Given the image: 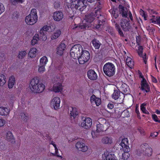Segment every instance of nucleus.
I'll list each match as a JSON object with an SVG mask.
<instances>
[{
  "label": "nucleus",
  "mask_w": 160,
  "mask_h": 160,
  "mask_svg": "<svg viewBox=\"0 0 160 160\" xmlns=\"http://www.w3.org/2000/svg\"><path fill=\"white\" fill-rule=\"evenodd\" d=\"M29 86L31 90L35 93L42 92L45 88V85L42 83L40 82L38 79L35 78L31 80Z\"/></svg>",
  "instance_id": "f257e3e1"
},
{
  "label": "nucleus",
  "mask_w": 160,
  "mask_h": 160,
  "mask_svg": "<svg viewBox=\"0 0 160 160\" xmlns=\"http://www.w3.org/2000/svg\"><path fill=\"white\" fill-rule=\"evenodd\" d=\"M152 149L147 143L142 144L137 151L136 154L139 156H151L152 154Z\"/></svg>",
  "instance_id": "f03ea898"
},
{
  "label": "nucleus",
  "mask_w": 160,
  "mask_h": 160,
  "mask_svg": "<svg viewBox=\"0 0 160 160\" xmlns=\"http://www.w3.org/2000/svg\"><path fill=\"white\" fill-rule=\"evenodd\" d=\"M38 18L37 10L35 8H33L31 10L29 14L26 17L25 21L27 24L32 25L37 22Z\"/></svg>",
  "instance_id": "7ed1b4c3"
},
{
  "label": "nucleus",
  "mask_w": 160,
  "mask_h": 160,
  "mask_svg": "<svg viewBox=\"0 0 160 160\" xmlns=\"http://www.w3.org/2000/svg\"><path fill=\"white\" fill-rule=\"evenodd\" d=\"M103 71L105 74L107 76L110 77L113 76L115 72V68L112 63L108 62L103 66Z\"/></svg>",
  "instance_id": "20e7f679"
},
{
  "label": "nucleus",
  "mask_w": 160,
  "mask_h": 160,
  "mask_svg": "<svg viewBox=\"0 0 160 160\" xmlns=\"http://www.w3.org/2000/svg\"><path fill=\"white\" fill-rule=\"evenodd\" d=\"M83 48L82 46L79 44H76L71 48L70 54L73 59L78 58L80 56L81 53L82 52Z\"/></svg>",
  "instance_id": "39448f33"
},
{
  "label": "nucleus",
  "mask_w": 160,
  "mask_h": 160,
  "mask_svg": "<svg viewBox=\"0 0 160 160\" xmlns=\"http://www.w3.org/2000/svg\"><path fill=\"white\" fill-rule=\"evenodd\" d=\"M98 123L97 124V129L100 132L106 131L110 126L109 122L103 118H99Z\"/></svg>",
  "instance_id": "423d86ee"
},
{
  "label": "nucleus",
  "mask_w": 160,
  "mask_h": 160,
  "mask_svg": "<svg viewBox=\"0 0 160 160\" xmlns=\"http://www.w3.org/2000/svg\"><path fill=\"white\" fill-rule=\"evenodd\" d=\"M81 55L78 58V60L80 64H83L87 62L90 58L89 52L86 50L82 51Z\"/></svg>",
  "instance_id": "0eeeda50"
},
{
  "label": "nucleus",
  "mask_w": 160,
  "mask_h": 160,
  "mask_svg": "<svg viewBox=\"0 0 160 160\" xmlns=\"http://www.w3.org/2000/svg\"><path fill=\"white\" fill-rule=\"evenodd\" d=\"M60 103V99L58 97H55L52 98L50 102V106L55 110L59 108Z\"/></svg>",
  "instance_id": "6e6552de"
},
{
  "label": "nucleus",
  "mask_w": 160,
  "mask_h": 160,
  "mask_svg": "<svg viewBox=\"0 0 160 160\" xmlns=\"http://www.w3.org/2000/svg\"><path fill=\"white\" fill-rule=\"evenodd\" d=\"M112 98L115 100H118V101L121 103L123 102L124 98V95L122 92L115 90L112 95Z\"/></svg>",
  "instance_id": "1a4fd4ad"
},
{
  "label": "nucleus",
  "mask_w": 160,
  "mask_h": 160,
  "mask_svg": "<svg viewBox=\"0 0 160 160\" xmlns=\"http://www.w3.org/2000/svg\"><path fill=\"white\" fill-rule=\"evenodd\" d=\"M102 157L104 160H117L113 152H109L107 150L102 154Z\"/></svg>",
  "instance_id": "9d476101"
},
{
  "label": "nucleus",
  "mask_w": 160,
  "mask_h": 160,
  "mask_svg": "<svg viewBox=\"0 0 160 160\" xmlns=\"http://www.w3.org/2000/svg\"><path fill=\"white\" fill-rule=\"evenodd\" d=\"M98 10H96L95 12H92L86 15L85 17L86 20L88 22L91 23L96 18V17L97 18L98 16H99L100 14L98 13V14L96 13V12Z\"/></svg>",
  "instance_id": "9b49d317"
},
{
  "label": "nucleus",
  "mask_w": 160,
  "mask_h": 160,
  "mask_svg": "<svg viewBox=\"0 0 160 160\" xmlns=\"http://www.w3.org/2000/svg\"><path fill=\"white\" fill-rule=\"evenodd\" d=\"M92 124V119L89 118H87L82 122L81 126L85 129H88L91 127Z\"/></svg>",
  "instance_id": "f8f14e48"
},
{
  "label": "nucleus",
  "mask_w": 160,
  "mask_h": 160,
  "mask_svg": "<svg viewBox=\"0 0 160 160\" xmlns=\"http://www.w3.org/2000/svg\"><path fill=\"white\" fill-rule=\"evenodd\" d=\"M77 4H75V8L76 9L82 11L86 8V5L84 4L85 0H77Z\"/></svg>",
  "instance_id": "ddd939ff"
},
{
  "label": "nucleus",
  "mask_w": 160,
  "mask_h": 160,
  "mask_svg": "<svg viewBox=\"0 0 160 160\" xmlns=\"http://www.w3.org/2000/svg\"><path fill=\"white\" fill-rule=\"evenodd\" d=\"M128 145L129 143L128 139L127 138L123 139L121 143V146L124 152H129L130 151V148Z\"/></svg>",
  "instance_id": "4468645a"
},
{
  "label": "nucleus",
  "mask_w": 160,
  "mask_h": 160,
  "mask_svg": "<svg viewBox=\"0 0 160 160\" xmlns=\"http://www.w3.org/2000/svg\"><path fill=\"white\" fill-rule=\"evenodd\" d=\"M120 24L124 31L126 32L129 30L130 28V23L128 20L126 19H122Z\"/></svg>",
  "instance_id": "2eb2a0df"
},
{
  "label": "nucleus",
  "mask_w": 160,
  "mask_h": 160,
  "mask_svg": "<svg viewBox=\"0 0 160 160\" xmlns=\"http://www.w3.org/2000/svg\"><path fill=\"white\" fill-rule=\"evenodd\" d=\"M98 13L99 14H100V16L97 17V18L98 19L99 22L98 24L96 25L95 26V28L97 29H98L102 25L103 22H105V18L101 15L100 11L99 10L97 11L96 13L98 14Z\"/></svg>",
  "instance_id": "dca6fc26"
},
{
  "label": "nucleus",
  "mask_w": 160,
  "mask_h": 160,
  "mask_svg": "<svg viewBox=\"0 0 160 160\" xmlns=\"http://www.w3.org/2000/svg\"><path fill=\"white\" fill-rule=\"evenodd\" d=\"M76 148L82 152H86L88 150V147L82 142H78L76 144Z\"/></svg>",
  "instance_id": "f3484780"
},
{
  "label": "nucleus",
  "mask_w": 160,
  "mask_h": 160,
  "mask_svg": "<svg viewBox=\"0 0 160 160\" xmlns=\"http://www.w3.org/2000/svg\"><path fill=\"white\" fill-rule=\"evenodd\" d=\"M53 18L55 21H59L63 18V15L61 12H55L53 13Z\"/></svg>",
  "instance_id": "a211bd4d"
},
{
  "label": "nucleus",
  "mask_w": 160,
  "mask_h": 160,
  "mask_svg": "<svg viewBox=\"0 0 160 160\" xmlns=\"http://www.w3.org/2000/svg\"><path fill=\"white\" fill-rule=\"evenodd\" d=\"M118 8L120 13L122 15V17L127 18L128 13L127 8L121 5L119 6Z\"/></svg>",
  "instance_id": "6ab92c4d"
},
{
  "label": "nucleus",
  "mask_w": 160,
  "mask_h": 160,
  "mask_svg": "<svg viewBox=\"0 0 160 160\" xmlns=\"http://www.w3.org/2000/svg\"><path fill=\"white\" fill-rule=\"evenodd\" d=\"M138 49H136V51L138 53V55L140 57H142L144 62L145 64L146 63L147 60L146 58V54L145 53L144 55H142L143 48L142 46H139L138 47Z\"/></svg>",
  "instance_id": "aec40b11"
},
{
  "label": "nucleus",
  "mask_w": 160,
  "mask_h": 160,
  "mask_svg": "<svg viewBox=\"0 0 160 160\" xmlns=\"http://www.w3.org/2000/svg\"><path fill=\"white\" fill-rule=\"evenodd\" d=\"M55 83V82H54ZM62 86L61 82H58L57 81L54 84L53 87V91L56 92H61L62 90Z\"/></svg>",
  "instance_id": "412c9836"
},
{
  "label": "nucleus",
  "mask_w": 160,
  "mask_h": 160,
  "mask_svg": "<svg viewBox=\"0 0 160 160\" xmlns=\"http://www.w3.org/2000/svg\"><path fill=\"white\" fill-rule=\"evenodd\" d=\"M87 75L88 78L91 80H94L97 79V75L93 70H89L87 72Z\"/></svg>",
  "instance_id": "4be33fe9"
},
{
  "label": "nucleus",
  "mask_w": 160,
  "mask_h": 160,
  "mask_svg": "<svg viewBox=\"0 0 160 160\" xmlns=\"http://www.w3.org/2000/svg\"><path fill=\"white\" fill-rule=\"evenodd\" d=\"M142 80L141 82V88L142 90L145 91L146 92H148L149 91V87L146 83V80L143 77Z\"/></svg>",
  "instance_id": "5701e85b"
},
{
  "label": "nucleus",
  "mask_w": 160,
  "mask_h": 160,
  "mask_svg": "<svg viewBox=\"0 0 160 160\" xmlns=\"http://www.w3.org/2000/svg\"><path fill=\"white\" fill-rule=\"evenodd\" d=\"M66 47V45L64 43H61L57 48V54L59 55H62L63 53V51L65 50Z\"/></svg>",
  "instance_id": "b1692460"
},
{
  "label": "nucleus",
  "mask_w": 160,
  "mask_h": 160,
  "mask_svg": "<svg viewBox=\"0 0 160 160\" xmlns=\"http://www.w3.org/2000/svg\"><path fill=\"white\" fill-rule=\"evenodd\" d=\"M10 110L7 108L3 107H0V115H7L9 114Z\"/></svg>",
  "instance_id": "393cba45"
},
{
  "label": "nucleus",
  "mask_w": 160,
  "mask_h": 160,
  "mask_svg": "<svg viewBox=\"0 0 160 160\" xmlns=\"http://www.w3.org/2000/svg\"><path fill=\"white\" fill-rule=\"evenodd\" d=\"M6 139L7 141L11 142L14 141V137L11 132H8L6 134Z\"/></svg>",
  "instance_id": "a878e982"
},
{
  "label": "nucleus",
  "mask_w": 160,
  "mask_h": 160,
  "mask_svg": "<svg viewBox=\"0 0 160 160\" xmlns=\"http://www.w3.org/2000/svg\"><path fill=\"white\" fill-rule=\"evenodd\" d=\"M15 78L14 76H11L8 82V86L9 88H12L13 86L15 83Z\"/></svg>",
  "instance_id": "bb28decb"
},
{
  "label": "nucleus",
  "mask_w": 160,
  "mask_h": 160,
  "mask_svg": "<svg viewBox=\"0 0 160 160\" xmlns=\"http://www.w3.org/2000/svg\"><path fill=\"white\" fill-rule=\"evenodd\" d=\"M112 141V138L108 137H103L101 140L102 143L104 144H110Z\"/></svg>",
  "instance_id": "cd10ccee"
},
{
  "label": "nucleus",
  "mask_w": 160,
  "mask_h": 160,
  "mask_svg": "<svg viewBox=\"0 0 160 160\" xmlns=\"http://www.w3.org/2000/svg\"><path fill=\"white\" fill-rule=\"evenodd\" d=\"M92 43L93 47L96 49H98L101 45V44L100 42L95 38H94L92 40Z\"/></svg>",
  "instance_id": "c85d7f7f"
},
{
  "label": "nucleus",
  "mask_w": 160,
  "mask_h": 160,
  "mask_svg": "<svg viewBox=\"0 0 160 160\" xmlns=\"http://www.w3.org/2000/svg\"><path fill=\"white\" fill-rule=\"evenodd\" d=\"M70 109L71 116L74 118L78 114L77 109L75 108L71 107Z\"/></svg>",
  "instance_id": "c756f323"
},
{
  "label": "nucleus",
  "mask_w": 160,
  "mask_h": 160,
  "mask_svg": "<svg viewBox=\"0 0 160 160\" xmlns=\"http://www.w3.org/2000/svg\"><path fill=\"white\" fill-rule=\"evenodd\" d=\"M37 50L36 48H33L31 49L28 52V55L31 58L35 57L36 55Z\"/></svg>",
  "instance_id": "7c9ffc66"
},
{
  "label": "nucleus",
  "mask_w": 160,
  "mask_h": 160,
  "mask_svg": "<svg viewBox=\"0 0 160 160\" xmlns=\"http://www.w3.org/2000/svg\"><path fill=\"white\" fill-rule=\"evenodd\" d=\"M5 76L3 74L0 75V87H2L6 82Z\"/></svg>",
  "instance_id": "2f4dec72"
},
{
  "label": "nucleus",
  "mask_w": 160,
  "mask_h": 160,
  "mask_svg": "<svg viewBox=\"0 0 160 160\" xmlns=\"http://www.w3.org/2000/svg\"><path fill=\"white\" fill-rule=\"evenodd\" d=\"M127 65L130 68H132L134 65V62L132 58L130 57H128L126 60Z\"/></svg>",
  "instance_id": "473e14b6"
},
{
  "label": "nucleus",
  "mask_w": 160,
  "mask_h": 160,
  "mask_svg": "<svg viewBox=\"0 0 160 160\" xmlns=\"http://www.w3.org/2000/svg\"><path fill=\"white\" fill-rule=\"evenodd\" d=\"M61 34V32L60 30H56L52 35L51 38L52 40L58 38Z\"/></svg>",
  "instance_id": "72a5a7b5"
},
{
  "label": "nucleus",
  "mask_w": 160,
  "mask_h": 160,
  "mask_svg": "<svg viewBox=\"0 0 160 160\" xmlns=\"http://www.w3.org/2000/svg\"><path fill=\"white\" fill-rule=\"evenodd\" d=\"M48 62V59L46 56L42 57L40 60V65L45 66Z\"/></svg>",
  "instance_id": "f704fd0d"
},
{
  "label": "nucleus",
  "mask_w": 160,
  "mask_h": 160,
  "mask_svg": "<svg viewBox=\"0 0 160 160\" xmlns=\"http://www.w3.org/2000/svg\"><path fill=\"white\" fill-rule=\"evenodd\" d=\"M121 89L122 91L124 93H128L129 92V88L128 86L125 84H122Z\"/></svg>",
  "instance_id": "c9c22d12"
},
{
  "label": "nucleus",
  "mask_w": 160,
  "mask_h": 160,
  "mask_svg": "<svg viewBox=\"0 0 160 160\" xmlns=\"http://www.w3.org/2000/svg\"><path fill=\"white\" fill-rule=\"evenodd\" d=\"M99 132H98L97 130L96 129V131L94 130H92L91 134L92 136V137L93 138H95L98 137L99 135Z\"/></svg>",
  "instance_id": "e433bc0d"
},
{
  "label": "nucleus",
  "mask_w": 160,
  "mask_h": 160,
  "mask_svg": "<svg viewBox=\"0 0 160 160\" xmlns=\"http://www.w3.org/2000/svg\"><path fill=\"white\" fill-rule=\"evenodd\" d=\"M115 27L117 30L118 31L119 35L121 36H123L124 34L122 31L121 30L119 25L116 23L115 24Z\"/></svg>",
  "instance_id": "4c0bfd02"
},
{
  "label": "nucleus",
  "mask_w": 160,
  "mask_h": 160,
  "mask_svg": "<svg viewBox=\"0 0 160 160\" xmlns=\"http://www.w3.org/2000/svg\"><path fill=\"white\" fill-rule=\"evenodd\" d=\"M27 53V52L25 51L20 52L18 53V57L19 59H22L25 57Z\"/></svg>",
  "instance_id": "58836bf2"
},
{
  "label": "nucleus",
  "mask_w": 160,
  "mask_h": 160,
  "mask_svg": "<svg viewBox=\"0 0 160 160\" xmlns=\"http://www.w3.org/2000/svg\"><path fill=\"white\" fill-rule=\"evenodd\" d=\"M146 105V104L145 103H143L141 105V109L143 113L149 114V112L146 110L145 108L144 107Z\"/></svg>",
  "instance_id": "ea45409f"
},
{
  "label": "nucleus",
  "mask_w": 160,
  "mask_h": 160,
  "mask_svg": "<svg viewBox=\"0 0 160 160\" xmlns=\"http://www.w3.org/2000/svg\"><path fill=\"white\" fill-rule=\"evenodd\" d=\"M61 2L60 0H57L55 1L54 3V7L55 8H59L61 4Z\"/></svg>",
  "instance_id": "a19ab883"
},
{
  "label": "nucleus",
  "mask_w": 160,
  "mask_h": 160,
  "mask_svg": "<svg viewBox=\"0 0 160 160\" xmlns=\"http://www.w3.org/2000/svg\"><path fill=\"white\" fill-rule=\"evenodd\" d=\"M89 27L85 25H82L79 26H77L75 28H73V29L77 28L78 30H80L82 29H86V28H88Z\"/></svg>",
  "instance_id": "79ce46f5"
},
{
  "label": "nucleus",
  "mask_w": 160,
  "mask_h": 160,
  "mask_svg": "<svg viewBox=\"0 0 160 160\" xmlns=\"http://www.w3.org/2000/svg\"><path fill=\"white\" fill-rule=\"evenodd\" d=\"M45 70V66L43 65H39V68L38 69V72L40 73H42Z\"/></svg>",
  "instance_id": "37998d69"
},
{
  "label": "nucleus",
  "mask_w": 160,
  "mask_h": 160,
  "mask_svg": "<svg viewBox=\"0 0 160 160\" xmlns=\"http://www.w3.org/2000/svg\"><path fill=\"white\" fill-rule=\"evenodd\" d=\"M129 152H124V153L122 154V157L124 158V159L126 160H128V159L129 158L130 155Z\"/></svg>",
  "instance_id": "c03bdc74"
},
{
  "label": "nucleus",
  "mask_w": 160,
  "mask_h": 160,
  "mask_svg": "<svg viewBox=\"0 0 160 160\" xmlns=\"http://www.w3.org/2000/svg\"><path fill=\"white\" fill-rule=\"evenodd\" d=\"M11 2L13 5H15L18 3H22L23 2V0H10Z\"/></svg>",
  "instance_id": "a18cd8bd"
},
{
  "label": "nucleus",
  "mask_w": 160,
  "mask_h": 160,
  "mask_svg": "<svg viewBox=\"0 0 160 160\" xmlns=\"http://www.w3.org/2000/svg\"><path fill=\"white\" fill-rule=\"evenodd\" d=\"M97 98L94 95H92L90 99L91 102L92 104L95 103L96 101V99Z\"/></svg>",
  "instance_id": "49530a36"
},
{
  "label": "nucleus",
  "mask_w": 160,
  "mask_h": 160,
  "mask_svg": "<svg viewBox=\"0 0 160 160\" xmlns=\"http://www.w3.org/2000/svg\"><path fill=\"white\" fill-rule=\"evenodd\" d=\"M5 10V8L3 5L0 3V15Z\"/></svg>",
  "instance_id": "de8ad7c7"
},
{
  "label": "nucleus",
  "mask_w": 160,
  "mask_h": 160,
  "mask_svg": "<svg viewBox=\"0 0 160 160\" xmlns=\"http://www.w3.org/2000/svg\"><path fill=\"white\" fill-rule=\"evenodd\" d=\"M21 117L22 119L24 121H26L27 120L28 117L24 113L21 114Z\"/></svg>",
  "instance_id": "09e8293b"
},
{
  "label": "nucleus",
  "mask_w": 160,
  "mask_h": 160,
  "mask_svg": "<svg viewBox=\"0 0 160 160\" xmlns=\"http://www.w3.org/2000/svg\"><path fill=\"white\" fill-rule=\"evenodd\" d=\"M152 118L156 122H160V120H158V116L155 114L152 115Z\"/></svg>",
  "instance_id": "8fccbe9b"
},
{
  "label": "nucleus",
  "mask_w": 160,
  "mask_h": 160,
  "mask_svg": "<svg viewBox=\"0 0 160 160\" xmlns=\"http://www.w3.org/2000/svg\"><path fill=\"white\" fill-rule=\"evenodd\" d=\"M95 104L97 106H98L101 103V100L99 98H97L96 99Z\"/></svg>",
  "instance_id": "3c124183"
},
{
  "label": "nucleus",
  "mask_w": 160,
  "mask_h": 160,
  "mask_svg": "<svg viewBox=\"0 0 160 160\" xmlns=\"http://www.w3.org/2000/svg\"><path fill=\"white\" fill-rule=\"evenodd\" d=\"M5 121L2 119H0V127L3 126L5 124Z\"/></svg>",
  "instance_id": "603ef678"
},
{
  "label": "nucleus",
  "mask_w": 160,
  "mask_h": 160,
  "mask_svg": "<svg viewBox=\"0 0 160 160\" xmlns=\"http://www.w3.org/2000/svg\"><path fill=\"white\" fill-rule=\"evenodd\" d=\"M122 114L124 115L126 114V115L124 116L125 117H128L129 116V112L127 110H124L122 112Z\"/></svg>",
  "instance_id": "864d4df0"
},
{
  "label": "nucleus",
  "mask_w": 160,
  "mask_h": 160,
  "mask_svg": "<svg viewBox=\"0 0 160 160\" xmlns=\"http://www.w3.org/2000/svg\"><path fill=\"white\" fill-rule=\"evenodd\" d=\"M138 131L140 132V134L143 135H145V132L143 130L142 128H138Z\"/></svg>",
  "instance_id": "5fc2aeb1"
},
{
  "label": "nucleus",
  "mask_w": 160,
  "mask_h": 160,
  "mask_svg": "<svg viewBox=\"0 0 160 160\" xmlns=\"http://www.w3.org/2000/svg\"><path fill=\"white\" fill-rule=\"evenodd\" d=\"M112 13L113 17L116 18L118 16V14L116 13V11L115 10H112Z\"/></svg>",
  "instance_id": "6e6d98bb"
},
{
  "label": "nucleus",
  "mask_w": 160,
  "mask_h": 160,
  "mask_svg": "<svg viewBox=\"0 0 160 160\" xmlns=\"http://www.w3.org/2000/svg\"><path fill=\"white\" fill-rule=\"evenodd\" d=\"M50 28V27L48 26H44L42 28V29L46 32V31H48Z\"/></svg>",
  "instance_id": "4d7b16f0"
},
{
  "label": "nucleus",
  "mask_w": 160,
  "mask_h": 160,
  "mask_svg": "<svg viewBox=\"0 0 160 160\" xmlns=\"http://www.w3.org/2000/svg\"><path fill=\"white\" fill-rule=\"evenodd\" d=\"M33 38L35 39V40H36L38 41L39 40V38H40V36H39V35L38 34H36L33 36Z\"/></svg>",
  "instance_id": "13d9d810"
},
{
  "label": "nucleus",
  "mask_w": 160,
  "mask_h": 160,
  "mask_svg": "<svg viewBox=\"0 0 160 160\" xmlns=\"http://www.w3.org/2000/svg\"><path fill=\"white\" fill-rule=\"evenodd\" d=\"M40 38L43 41H45L47 39V37L45 34L40 36Z\"/></svg>",
  "instance_id": "bf43d9fd"
},
{
  "label": "nucleus",
  "mask_w": 160,
  "mask_h": 160,
  "mask_svg": "<svg viewBox=\"0 0 160 160\" xmlns=\"http://www.w3.org/2000/svg\"><path fill=\"white\" fill-rule=\"evenodd\" d=\"M108 107L110 109H112L114 107V105L112 103H109L108 105Z\"/></svg>",
  "instance_id": "052dcab7"
},
{
  "label": "nucleus",
  "mask_w": 160,
  "mask_h": 160,
  "mask_svg": "<svg viewBox=\"0 0 160 160\" xmlns=\"http://www.w3.org/2000/svg\"><path fill=\"white\" fill-rule=\"evenodd\" d=\"M158 134V132H154L153 133H151L150 134V136L152 137L153 138H154L157 137Z\"/></svg>",
  "instance_id": "680f3d73"
},
{
  "label": "nucleus",
  "mask_w": 160,
  "mask_h": 160,
  "mask_svg": "<svg viewBox=\"0 0 160 160\" xmlns=\"http://www.w3.org/2000/svg\"><path fill=\"white\" fill-rule=\"evenodd\" d=\"M51 144L53 145V146L54 147L55 149V150H56V152H58V149L57 148V147L56 145L54 143V142L52 141L51 143Z\"/></svg>",
  "instance_id": "e2e57ef3"
},
{
  "label": "nucleus",
  "mask_w": 160,
  "mask_h": 160,
  "mask_svg": "<svg viewBox=\"0 0 160 160\" xmlns=\"http://www.w3.org/2000/svg\"><path fill=\"white\" fill-rule=\"evenodd\" d=\"M37 42L38 41L36 40H35V39L33 38V39L31 41L32 44V45H34L37 43Z\"/></svg>",
  "instance_id": "0e129e2a"
},
{
  "label": "nucleus",
  "mask_w": 160,
  "mask_h": 160,
  "mask_svg": "<svg viewBox=\"0 0 160 160\" xmlns=\"http://www.w3.org/2000/svg\"><path fill=\"white\" fill-rule=\"evenodd\" d=\"M151 79L152 81L155 83L157 82V81L156 79L152 75H151Z\"/></svg>",
  "instance_id": "69168bd1"
},
{
  "label": "nucleus",
  "mask_w": 160,
  "mask_h": 160,
  "mask_svg": "<svg viewBox=\"0 0 160 160\" xmlns=\"http://www.w3.org/2000/svg\"><path fill=\"white\" fill-rule=\"evenodd\" d=\"M45 32L41 28L40 31L39 36H40L45 34Z\"/></svg>",
  "instance_id": "338daca9"
},
{
  "label": "nucleus",
  "mask_w": 160,
  "mask_h": 160,
  "mask_svg": "<svg viewBox=\"0 0 160 160\" xmlns=\"http://www.w3.org/2000/svg\"><path fill=\"white\" fill-rule=\"evenodd\" d=\"M156 20L157 22L160 24V17H157L156 18Z\"/></svg>",
  "instance_id": "774afa93"
}]
</instances>
